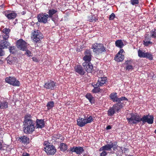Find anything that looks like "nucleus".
<instances>
[{"instance_id": "f257e3e1", "label": "nucleus", "mask_w": 156, "mask_h": 156, "mask_svg": "<svg viewBox=\"0 0 156 156\" xmlns=\"http://www.w3.org/2000/svg\"><path fill=\"white\" fill-rule=\"evenodd\" d=\"M32 117L29 114H27L24 117L23 128L24 132L26 134L31 133L35 130V122L31 119Z\"/></svg>"}, {"instance_id": "f03ea898", "label": "nucleus", "mask_w": 156, "mask_h": 156, "mask_svg": "<svg viewBox=\"0 0 156 156\" xmlns=\"http://www.w3.org/2000/svg\"><path fill=\"white\" fill-rule=\"evenodd\" d=\"M91 49L94 53L99 55L106 51V48L102 44L95 43L92 45Z\"/></svg>"}, {"instance_id": "7ed1b4c3", "label": "nucleus", "mask_w": 156, "mask_h": 156, "mask_svg": "<svg viewBox=\"0 0 156 156\" xmlns=\"http://www.w3.org/2000/svg\"><path fill=\"white\" fill-rule=\"evenodd\" d=\"M117 142L115 141L114 142H110V144H107L100 147L99 149V151H111L112 148L113 151H115L117 149L118 146L117 145Z\"/></svg>"}, {"instance_id": "20e7f679", "label": "nucleus", "mask_w": 156, "mask_h": 156, "mask_svg": "<svg viewBox=\"0 0 156 156\" xmlns=\"http://www.w3.org/2000/svg\"><path fill=\"white\" fill-rule=\"evenodd\" d=\"M31 38H33L35 43H40L41 40L43 38L42 34L38 30L34 31L32 33Z\"/></svg>"}, {"instance_id": "39448f33", "label": "nucleus", "mask_w": 156, "mask_h": 156, "mask_svg": "<svg viewBox=\"0 0 156 156\" xmlns=\"http://www.w3.org/2000/svg\"><path fill=\"white\" fill-rule=\"evenodd\" d=\"M17 48L19 50L24 51L27 48V43L22 39L17 40L16 42Z\"/></svg>"}, {"instance_id": "423d86ee", "label": "nucleus", "mask_w": 156, "mask_h": 156, "mask_svg": "<svg viewBox=\"0 0 156 156\" xmlns=\"http://www.w3.org/2000/svg\"><path fill=\"white\" fill-rule=\"evenodd\" d=\"M109 98L113 102H121L122 101H128V99L125 97H122L120 98L117 97L116 93H112L109 96Z\"/></svg>"}, {"instance_id": "0eeeda50", "label": "nucleus", "mask_w": 156, "mask_h": 156, "mask_svg": "<svg viewBox=\"0 0 156 156\" xmlns=\"http://www.w3.org/2000/svg\"><path fill=\"white\" fill-rule=\"evenodd\" d=\"M5 80L6 83L12 86H19L20 85V82L14 77L11 76L7 77L5 78Z\"/></svg>"}, {"instance_id": "6e6552de", "label": "nucleus", "mask_w": 156, "mask_h": 156, "mask_svg": "<svg viewBox=\"0 0 156 156\" xmlns=\"http://www.w3.org/2000/svg\"><path fill=\"white\" fill-rule=\"evenodd\" d=\"M3 13L9 20L15 19L17 16L15 11L10 10H6L3 12Z\"/></svg>"}, {"instance_id": "1a4fd4ad", "label": "nucleus", "mask_w": 156, "mask_h": 156, "mask_svg": "<svg viewBox=\"0 0 156 156\" xmlns=\"http://www.w3.org/2000/svg\"><path fill=\"white\" fill-rule=\"evenodd\" d=\"M48 14L46 13H41L39 14L37 16L38 22L45 24L47 23L48 19Z\"/></svg>"}, {"instance_id": "9d476101", "label": "nucleus", "mask_w": 156, "mask_h": 156, "mask_svg": "<svg viewBox=\"0 0 156 156\" xmlns=\"http://www.w3.org/2000/svg\"><path fill=\"white\" fill-rule=\"evenodd\" d=\"M48 155H54L56 151L55 147L53 145H48L44 148Z\"/></svg>"}, {"instance_id": "9b49d317", "label": "nucleus", "mask_w": 156, "mask_h": 156, "mask_svg": "<svg viewBox=\"0 0 156 156\" xmlns=\"http://www.w3.org/2000/svg\"><path fill=\"white\" fill-rule=\"evenodd\" d=\"M126 119L130 124L133 125L136 123V115L133 113L128 114Z\"/></svg>"}, {"instance_id": "f8f14e48", "label": "nucleus", "mask_w": 156, "mask_h": 156, "mask_svg": "<svg viewBox=\"0 0 156 156\" xmlns=\"http://www.w3.org/2000/svg\"><path fill=\"white\" fill-rule=\"evenodd\" d=\"M154 118L153 115H150L149 114L147 115H144L142 117L141 120L143 123L147 122L148 124H151L153 123Z\"/></svg>"}, {"instance_id": "ddd939ff", "label": "nucleus", "mask_w": 156, "mask_h": 156, "mask_svg": "<svg viewBox=\"0 0 156 156\" xmlns=\"http://www.w3.org/2000/svg\"><path fill=\"white\" fill-rule=\"evenodd\" d=\"M56 86V83L53 81L49 80L45 83L44 87L47 89L52 90H54Z\"/></svg>"}, {"instance_id": "4468645a", "label": "nucleus", "mask_w": 156, "mask_h": 156, "mask_svg": "<svg viewBox=\"0 0 156 156\" xmlns=\"http://www.w3.org/2000/svg\"><path fill=\"white\" fill-rule=\"evenodd\" d=\"M84 151L82 147L74 146L70 148L69 152L71 153L75 152L77 154H80Z\"/></svg>"}, {"instance_id": "2eb2a0df", "label": "nucleus", "mask_w": 156, "mask_h": 156, "mask_svg": "<svg viewBox=\"0 0 156 156\" xmlns=\"http://www.w3.org/2000/svg\"><path fill=\"white\" fill-rule=\"evenodd\" d=\"M123 53H125L124 50L121 49L115 55L114 59L118 62L122 61L124 58V55L122 54Z\"/></svg>"}, {"instance_id": "dca6fc26", "label": "nucleus", "mask_w": 156, "mask_h": 156, "mask_svg": "<svg viewBox=\"0 0 156 156\" xmlns=\"http://www.w3.org/2000/svg\"><path fill=\"white\" fill-rule=\"evenodd\" d=\"M83 66L84 69L87 73H91L94 71L93 66L91 63H83Z\"/></svg>"}, {"instance_id": "f3484780", "label": "nucleus", "mask_w": 156, "mask_h": 156, "mask_svg": "<svg viewBox=\"0 0 156 156\" xmlns=\"http://www.w3.org/2000/svg\"><path fill=\"white\" fill-rule=\"evenodd\" d=\"M74 70L76 73L81 76L83 75L86 73L82 67L79 65H77L75 67Z\"/></svg>"}, {"instance_id": "a211bd4d", "label": "nucleus", "mask_w": 156, "mask_h": 156, "mask_svg": "<svg viewBox=\"0 0 156 156\" xmlns=\"http://www.w3.org/2000/svg\"><path fill=\"white\" fill-rule=\"evenodd\" d=\"M29 138L25 136L20 137L18 139V141L22 144H27L29 143Z\"/></svg>"}, {"instance_id": "6ab92c4d", "label": "nucleus", "mask_w": 156, "mask_h": 156, "mask_svg": "<svg viewBox=\"0 0 156 156\" xmlns=\"http://www.w3.org/2000/svg\"><path fill=\"white\" fill-rule=\"evenodd\" d=\"M118 103L115 104L112 107L115 112H118L122 108L123 106V103L121 102H117Z\"/></svg>"}, {"instance_id": "aec40b11", "label": "nucleus", "mask_w": 156, "mask_h": 156, "mask_svg": "<svg viewBox=\"0 0 156 156\" xmlns=\"http://www.w3.org/2000/svg\"><path fill=\"white\" fill-rule=\"evenodd\" d=\"M77 125L80 127L84 126L87 124L84 118L79 117L77 120Z\"/></svg>"}, {"instance_id": "412c9836", "label": "nucleus", "mask_w": 156, "mask_h": 156, "mask_svg": "<svg viewBox=\"0 0 156 156\" xmlns=\"http://www.w3.org/2000/svg\"><path fill=\"white\" fill-rule=\"evenodd\" d=\"M60 139V141H63L64 140V137L62 136L61 134L59 133L54 134L53 135L51 136V139L54 141H56L58 139Z\"/></svg>"}, {"instance_id": "4be33fe9", "label": "nucleus", "mask_w": 156, "mask_h": 156, "mask_svg": "<svg viewBox=\"0 0 156 156\" xmlns=\"http://www.w3.org/2000/svg\"><path fill=\"white\" fill-rule=\"evenodd\" d=\"M107 82V79L106 77H102L99 78L96 83L98 84V86H102Z\"/></svg>"}, {"instance_id": "5701e85b", "label": "nucleus", "mask_w": 156, "mask_h": 156, "mask_svg": "<svg viewBox=\"0 0 156 156\" xmlns=\"http://www.w3.org/2000/svg\"><path fill=\"white\" fill-rule=\"evenodd\" d=\"M36 126L37 128L41 129L44 127L45 123L43 119H37L36 120Z\"/></svg>"}, {"instance_id": "b1692460", "label": "nucleus", "mask_w": 156, "mask_h": 156, "mask_svg": "<svg viewBox=\"0 0 156 156\" xmlns=\"http://www.w3.org/2000/svg\"><path fill=\"white\" fill-rule=\"evenodd\" d=\"M10 45V44L8 40H3L0 41V47L2 48H7Z\"/></svg>"}, {"instance_id": "393cba45", "label": "nucleus", "mask_w": 156, "mask_h": 156, "mask_svg": "<svg viewBox=\"0 0 156 156\" xmlns=\"http://www.w3.org/2000/svg\"><path fill=\"white\" fill-rule=\"evenodd\" d=\"M57 12V10L54 9H49L47 12L48 17V18H52L53 16H55L56 13Z\"/></svg>"}, {"instance_id": "a878e982", "label": "nucleus", "mask_w": 156, "mask_h": 156, "mask_svg": "<svg viewBox=\"0 0 156 156\" xmlns=\"http://www.w3.org/2000/svg\"><path fill=\"white\" fill-rule=\"evenodd\" d=\"M86 98L88 99L91 104H94L95 102L94 98L90 93H87L85 95Z\"/></svg>"}, {"instance_id": "bb28decb", "label": "nucleus", "mask_w": 156, "mask_h": 156, "mask_svg": "<svg viewBox=\"0 0 156 156\" xmlns=\"http://www.w3.org/2000/svg\"><path fill=\"white\" fill-rule=\"evenodd\" d=\"M8 103L6 101H0V109H5L8 108Z\"/></svg>"}, {"instance_id": "cd10ccee", "label": "nucleus", "mask_w": 156, "mask_h": 156, "mask_svg": "<svg viewBox=\"0 0 156 156\" xmlns=\"http://www.w3.org/2000/svg\"><path fill=\"white\" fill-rule=\"evenodd\" d=\"M94 88L92 90V92L93 93H98L100 91L101 89L98 87L100 86H98V84L96 83H94V85H92Z\"/></svg>"}, {"instance_id": "c85d7f7f", "label": "nucleus", "mask_w": 156, "mask_h": 156, "mask_svg": "<svg viewBox=\"0 0 156 156\" xmlns=\"http://www.w3.org/2000/svg\"><path fill=\"white\" fill-rule=\"evenodd\" d=\"M7 62L9 64H14L15 63L17 59L16 57L12 56H9L7 58Z\"/></svg>"}, {"instance_id": "c756f323", "label": "nucleus", "mask_w": 156, "mask_h": 156, "mask_svg": "<svg viewBox=\"0 0 156 156\" xmlns=\"http://www.w3.org/2000/svg\"><path fill=\"white\" fill-rule=\"evenodd\" d=\"M115 46L120 48H122L124 46V44L122 40H119L116 41L115 42Z\"/></svg>"}, {"instance_id": "7c9ffc66", "label": "nucleus", "mask_w": 156, "mask_h": 156, "mask_svg": "<svg viewBox=\"0 0 156 156\" xmlns=\"http://www.w3.org/2000/svg\"><path fill=\"white\" fill-rule=\"evenodd\" d=\"M84 118L87 124L90 123L93 120V117L91 115H87L86 117L85 115Z\"/></svg>"}, {"instance_id": "2f4dec72", "label": "nucleus", "mask_w": 156, "mask_h": 156, "mask_svg": "<svg viewBox=\"0 0 156 156\" xmlns=\"http://www.w3.org/2000/svg\"><path fill=\"white\" fill-rule=\"evenodd\" d=\"M115 111L112 107H110L107 111V114L108 116L112 117L115 113Z\"/></svg>"}, {"instance_id": "473e14b6", "label": "nucleus", "mask_w": 156, "mask_h": 156, "mask_svg": "<svg viewBox=\"0 0 156 156\" xmlns=\"http://www.w3.org/2000/svg\"><path fill=\"white\" fill-rule=\"evenodd\" d=\"M60 150L63 151H66L67 149V145L64 143H61L59 146Z\"/></svg>"}, {"instance_id": "72a5a7b5", "label": "nucleus", "mask_w": 156, "mask_h": 156, "mask_svg": "<svg viewBox=\"0 0 156 156\" xmlns=\"http://www.w3.org/2000/svg\"><path fill=\"white\" fill-rule=\"evenodd\" d=\"M54 105V102L53 101H49L48 102L46 106L48 110H49L51 109Z\"/></svg>"}, {"instance_id": "f704fd0d", "label": "nucleus", "mask_w": 156, "mask_h": 156, "mask_svg": "<svg viewBox=\"0 0 156 156\" xmlns=\"http://www.w3.org/2000/svg\"><path fill=\"white\" fill-rule=\"evenodd\" d=\"M91 57L87 56H84L83 58V59L84 61L83 63H90V62Z\"/></svg>"}, {"instance_id": "c9c22d12", "label": "nucleus", "mask_w": 156, "mask_h": 156, "mask_svg": "<svg viewBox=\"0 0 156 156\" xmlns=\"http://www.w3.org/2000/svg\"><path fill=\"white\" fill-rule=\"evenodd\" d=\"M144 58H146L150 60H152L153 59V56L151 53L147 52L145 53Z\"/></svg>"}, {"instance_id": "e433bc0d", "label": "nucleus", "mask_w": 156, "mask_h": 156, "mask_svg": "<svg viewBox=\"0 0 156 156\" xmlns=\"http://www.w3.org/2000/svg\"><path fill=\"white\" fill-rule=\"evenodd\" d=\"M138 55L140 58H144L145 55V53L143 52L142 50H139L138 51Z\"/></svg>"}, {"instance_id": "4c0bfd02", "label": "nucleus", "mask_w": 156, "mask_h": 156, "mask_svg": "<svg viewBox=\"0 0 156 156\" xmlns=\"http://www.w3.org/2000/svg\"><path fill=\"white\" fill-rule=\"evenodd\" d=\"M9 51L11 54H14L16 53V50L14 46H10L9 48Z\"/></svg>"}, {"instance_id": "58836bf2", "label": "nucleus", "mask_w": 156, "mask_h": 156, "mask_svg": "<svg viewBox=\"0 0 156 156\" xmlns=\"http://www.w3.org/2000/svg\"><path fill=\"white\" fill-rule=\"evenodd\" d=\"M130 61H131L130 60H127L126 61V63L127 65V66L126 67V70H129L132 69H133V66H132L131 65H130L128 64V62Z\"/></svg>"}, {"instance_id": "ea45409f", "label": "nucleus", "mask_w": 156, "mask_h": 156, "mask_svg": "<svg viewBox=\"0 0 156 156\" xmlns=\"http://www.w3.org/2000/svg\"><path fill=\"white\" fill-rule=\"evenodd\" d=\"M152 42L150 41H147L146 39L144 41V44L146 46H149L152 45Z\"/></svg>"}, {"instance_id": "a19ab883", "label": "nucleus", "mask_w": 156, "mask_h": 156, "mask_svg": "<svg viewBox=\"0 0 156 156\" xmlns=\"http://www.w3.org/2000/svg\"><path fill=\"white\" fill-rule=\"evenodd\" d=\"M85 56H88L92 57V55L91 53V51L90 50L87 49L85 51L84 53Z\"/></svg>"}, {"instance_id": "79ce46f5", "label": "nucleus", "mask_w": 156, "mask_h": 156, "mask_svg": "<svg viewBox=\"0 0 156 156\" xmlns=\"http://www.w3.org/2000/svg\"><path fill=\"white\" fill-rule=\"evenodd\" d=\"M10 31V30L9 28H5L4 29L2 32L4 34H9V33Z\"/></svg>"}, {"instance_id": "37998d69", "label": "nucleus", "mask_w": 156, "mask_h": 156, "mask_svg": "<svg viewBox=\"0 0 156 156\" xmlns=\"http://www.w3.org/2000/svg\"><path fill=\"white\" fill-rule=\"evenodd\" d=\"M151 36L154 38L156 37V29L152 30L151 32Z\"/></svg>"}, {"instance_id": "c03bdc74", "label": "nucleus", "mask_w": 156, "mask_h": 156, "mask_svg": "<svg viewBox=\"0 0 156 156\" xmlns=\"http://www.w3.org/2000/svg\"><path fill=\"white\" fill-rule=\"evenodd\" d=\"M3 40H7L8 38L9 37V34H4L3 35Z\"/></svg>"}, {"instance_id": "a18cd8bd", "label": "nucleus", "mask_w": 156, "mask_h": 156, "mask_svg": "<svg viewBox=\"0 0 156 156\" xmlns=\"http://www.w3.org/2000/svg\"><path fill=\"white\" fill-rule=\"evenodd\" d=\"M25 51H26L25 54H26L27 55V56L29 57L32 56V53L30 51L26 49Z\"/></svg>"}, {"instance_id": "49530a36", "label": "nucleus", "mask_w": 156, "mask_h": 156, "mask_svg": "<svg viewBox=\"0 0 156 156\" xmlns=\"http://www.w3.org/2000/svg\"><path fill=\"white\" fill-rule=\"evenodd\" d=\"M115 17V15L114 13H112L109 16V20H112L114 19Z\"/></svg>"}, {"instance_id": "de8ad7c7", "label": "nucleus", "mask_w": 156, "mask_h": 156, "mask_svg": "<svg viewBox=\"0 0 156 156\" xmlns=\"http://www.w3.org/2000/svg\"><path fill=\"white\" fill-rule=\"evenodd\" d=\"M102 152L100 154V156H106L108 154L107 152L105 151H102Z\"/></svg>"}, {"instance_id": "09e8293b", "label": "nucleus", "mask_w": 156, "mask_h": 156, "mask_svg": "<svg viewBox=\"0 0 156 156\" xmlns=\"http://www.w3.org/2000/svg\"><path fill=\"white\" fill-rule=\"evenodd\" d=\"M131 4L133 5H135L136 4V0H130Z\"/></svg>"}, {"instance_id": "8fccbe9b", "label": "nucleus", "mask_w": 156, "mask_h": 156, "mask_svg": "<svg viewBox=\"0 0 156 156\" xmlns=\"http://www.w3.org/2000/svg\"><path fill=\"white\" fill-rule=\"evenodd\" d=\"M3 48L0 47V56H2L3 55V52L2 50Z\"/></svg>"}, {"instance_id": "3c124183", "label": "nucleus", "mask_w": 156, "mask_h": 156, "mask_svg": "<svg viewBox=\"0 0 156 156\" xmlns=\"http://www.w3.org/2000/svg\"><path fill=\"white\" fill-rule=\"evenodd\" d=\"M33 61L35 62H39V60L37 59V58L33 57L32 58Z\"/></svg>"}, {"instance_id": "603ef678", "label": "nucleus", "mask_w": 156, "mask_h": 156, "mask_svg": "<svg viewBox=\"0 0 156 156\" xmlns=\"http://www.w3.org/2000/svg\"><path fill=\"white\" fill-rule=\"evenodd\" d=\"M23 156H30L29 154L27 153H23L22 154Z\"/></svg>"}, {"instance_id": "864d4df0", "label": "nucleus", "mask_w": 156, "mask_h": 156, "mask_svg": "<svg viewBox=\"0 0 156 156\" xmlns=\"http://www.w3.org/2000/svg\"><path fill=\"white\" fill-rule=\"evenodd\" d=\"M112 128V127L110 125L108 126L106 128V129L107 130L111 129Z\"/></svg>"}, {"instance_id": "5fc2aeb1", "label": "nucleus", "mask_w": 156, "mask_h": 156, "mask_svg": "<svg viewBox=\"0 0 156 156\" xmlns=\"http://www.w3.org/2000/svg\"><path fill=\"white\" fill-rule=\"evenodd\" d=\"M48 142V141H44V144H43V145L44 146H48V145H47Z\"/></svg>"}, {"instance_id": "6e6d98bb", "label": "nucleus", "mask_w": 156, "mask_h": 156, "mask_svg": "<svg viewBox=\"0 0 156 156\" xmlns=\"http://www.w3.org/2000/svg\"><path fill=\"white\" fill-rule=\"evenodd\" d=\"M142 119V118H137V122H140V121H142V120H141V119Z\"/></svg>"}, {"instance_id": "4d7b16f0", "label": "nucleus", "mask_w": 156, "mask_h": 156, "mask_svg": "<svg viewBox=\"0 0 156 156\" xmlns=\"http://www.w3.org/2000/svg\"><path fill=\"white\" fill-rule=\"evenodd\" d=\"M2 148V144L0 141V150H1Z\"/></svg>"}, {"instance_id": "13d9d810", "label": "nucleus", "mask_w": 156, "mask_h": 156, "mask_svg": "<svg viewBox=\"0 0 156 156\" xmlns=\"http://www.w3.org/2000/svg\"><path fill=\"white\" fill-rule=\"evenodd\" d=\"M26 13V12L24 11H23V12H21V14H22V15H25Z\"/></svg>"}, {"instance_id": "bf43d9fd", "label": "nucleus", "mask_w": 156, "mask_h": 156, "mask_svg": "<svg viewBox=\"0 0 156 156\" xmlns=\"http://www.w3.org/2000/svg\"><path fill=\"white\" fill-rule=\"evenodd\" d=\"M50 18L51 19L52 21H53L54 22L55 21V19L53 17V16L52 17V18Z\"/></svg>"}, {"instance_id": "052dcab7", "label": "nucleus", "mask_w": 156, "mask_h": 156, "mask_svg": "<svg viewBox=\"0 0 156 156\" xmlns=\"http://www.w3.org/2000/svg\"><path fill=\"white\" fill-rule=\"evenodd\" d=\"M2 63V61L1 60V58L0 57V64Z\"/></svg>"}, {"instance_id": "680f3d73", "label": "nucleus", "mask_w": 156, "mask_h": 156, "mask_svg": "<svg viewBox=\"0 0 156 156\" xmlns=\"http://www.w3.org/2000/svg\"><path fill=\"white\" fill-rule=\"evenodd\" d=\"M4 5L2 4V5H1L0 6V7H1V8H3V6H4Z\"/></svg>"}, {"instance_id": "e2e57ef3", "label": "nucleus", "mask_w": 156, "mask_h": 156, "mask_svg": "<svg viewBox=\"0 0 156 156\" xmlns=\"http://www.w3.org/2000/svg\"><path fill=\"white\" fill-rule=\"evenodd\" d=\"M154 133L156 134V129L154 131Z\"/></svg>"}, {"instance_id": "0e129e2a", "label": "nucleus", "mask_w": 156, "mask_h": 156, "mask_svg": "<svg viewBox=\"0 0 156 156\" xmlns=\"http://www.w3.org/2000/svg\"><path fill=\"white\" fill-rule=\"evenodd\" d=\"M138 0H137V5H138Z\"/></svg>"}]
</instances>
